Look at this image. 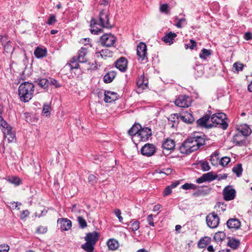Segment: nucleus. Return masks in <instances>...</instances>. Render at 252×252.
Instances as JSON below:
<instances>
[{
	"label": "nucleus",
	"instance_id": "nucleus-21",
	"mask_svg": "<svg viewBox=\"0 0 252 252\" xmlns=\"http://www.w3.org/2000/svg\"><path fill=\"white\" fill-rule=\"evenodd\" d=\"M228 228L238 229L241 226L240 221L236 218L229 219L226 223Z\"/></svg>",
	"mask_w": 252,
	"mask_h": 252
},
{
	"label": "nucleus",
	"instance_id": "nucleus-62",
	"mask_svg": "<svg viewBox=\"0 0 252 252\" xmlns=\"http://www.w3.org/2000/svg\"><path fill=\"white\" fill-rule=\"evenodd\" d=\"M30 215V212L28 210H23L20 215V219L21 220L25 219L26 218L29 216Z\"/></svg>",
	"mask_w": 252,
	"mask_h": 252
},
{
	"label": "nucleus",
	"instance_id": "nucleus-27",
	"mask_svg": "<svg viewBox=\"0 0 252 252\" xmlns=\"http://www.w3.org/2000/svg\"><path fill=\"white\" fill-rule=\"evenodd\" d=\"M34 82L44 90H48L49 87V79L45 78H38Z\"/></svg>",
	"mask_w": 252,
	"mask_h": 252
},
{
	"label": "nucleus",
	"instance_id": "nucleus-22",
	"mask_svg": "<svg viewBox=\"0 0 252 252\" xmlns=\"http://www.w3.org/2000/svg\"><path fill=\"white\" fill-rule=\"evenodd\" d=\"M180 120L187 124H191L194 121L193 115L190 112L188 111L183 112V114H180Z\"/></svg>",
	"mask_w": 252,
	"mask_h": 252
},
{
	"label": "nucleus",
	"instance_id": "nucleus-42",
	"mask_svg": "<svg viewBox=\"0 0 252 252\" xmlns=\"http://www.w3.org/2000/svg\"><path fill=\"white\" fill-rule=\"evenodd\" d=\"M232 171L236 174L237 177H239L241 176L243 172L242 164L238 163L236 166H234L232 168Z\"/></svg>",
	"mask_w": 252,
	"mask_h": 252
},
{
	"label": "nucleus",
	"instance_id": "nucleus-5",
	"mask_svg": "<svg viewBox=\"0 0 252 252\" xmlns=\"http://www.w3.org/2000/svg\"><path fill=\"white\" fill-rule=\"evenodd\" d=\"M99 25L102 28L112 29L113 26L109 22V12L108 10L102 9L99 13Z\"/></svg>",
	"mask_w": 252,
	"mask_h": 252
},
{
	"label": "nucleus",
	"instance_id": "nucleus-31",
	"mask_svg": "<svg viewBox=\"0 0 252 252\" xmlns=\"http://www.w3.org/2000/svg\"><path fill=\"white\" fill-rule=\"evenodd\" d=\"M47 54V51L46 48L42 49L39 47H36L34 51V55L37 59H40L46 56Z\"/></svg>",
	"mask_w": 252,
	"mask_h": 252
},
{
	"label": "nucleus",
	"instance_id": "nucleus-39",
	"mask_svg": "<svg viewBox=\"0 0 252 252\" xmlns=\"http://www.w3.org/2000/svg\"><path fill=\"white\" fill-rule=\"evenodd\" d=\"M226 237L225 233L223 231L216 232L214 236V240L217 243L220 242L224 240Z\"/></svg>",
	"mask_w": 252,
	"mask_h": 252
},
{
	"label": "nucleus",
	"instance_id": "nucleus-32",
	"mask_svg": "<svg viewBox=\"0 0 252 252\" xmlns=\"http://www.w3.org/2000/svg\"><path fill=\"white\" fill-rule=\"evenodd\" d=\"M238 130L239 131L238 133H240L242 136L245 137L249 136L252 133L251 129L247 125L242 126L241 128H239Z\"/></svg>",
	"mask_w": 252,
	"mask_h": 252
},
{
	"label": "nucleus",
	"instance_id": "nucleus-45",
	"mask_svg": "<svg viewBox=\"0 0 252 252\" xmlns=\"http://www.w3.org/2000/svg\"><path fill=\"white\" fill-rule=\"evenodd\" d=\"M198 186L195 184L187 183L181 186V189L185 190L195 189Z\"/></svg>",
	"mask_w": 252,
	"mask_h": 252
},
{
	"label": "nucleus",
	"instance_id": "nucleus-52",
	"mask_svg": "<svg viewBox=\"0 0 252 252\" xmlns=\"http://www.w3.org/2000/svg\"><path fill=\"white\" fill-rule=\"evenodd\" d=\"M230 161V158L227 157H224L221 158L220 161V164L224 167L226 166Z\"/></svg>",
	"mask_w": 252,
	"mask_h": 252
},
{
	"label": "nucleus",
	"instance_id": "nucleus-38",
	"mask_svg": "<svg viewBox=\"0 0 252 252\" xmlns=\"http://www.w3.org/2000/svg\"><path fill=\"white\" fill-rule=\"evenodd\" d=\"M79 63L80 62L78 60L73 57L70 60L69 63L66 64V65L69 66L70 70H72L73 69H78L79 68Z\"/></svg>",
	"mask_w": 252,
	"mask_h": 252
},
{
	"label": "nucleus",
	"instance_id": "nucleus-61",
	"mask_svg": "<svg viewBox=\"0 0 252 252\" xmlns=\"http://www.w3.org/2000/svg\"><path fill=\"white\" fill-rule=\"evenodd\" d=\"M172 189L169 186L166 187L163 193V196H166L172 193Z\"/></svg>",
	"mask_w": 252,
	"mask_h": 252
},
{
	"label": "nucleus",
	"instance_id": "nucleus-25",
	"mask_svg": "<svg viewBox=\"0 0 252 252\" xmlns=\"http://www.w3.org/2000/svg\"><path fill=\"white\" fill-rule=\"evenodd\" d=\"M233 142L239 146H245L247 145L245 138L243 137L240 133H236L233 136Z\"/></svg>",
	"mask_w": 252,
	"mask_h": 252
},
{
	"label": "nucleus",
	"instance_id": "nucleus-23",
	"mask_svg": "<svg viewBox=\"0 0 252 252\" xmlns=\"http://www.w3.org/2000/svg\"><path fill=\"white\" fill-rule=\"evenodd\" d=\"M97 22L94 18H92L90 24V32L92 34L98 35L102 33L103 30L101 28H98L96 27Z\"/></svg>",
	"mask_w": 252,
	"mask_h": 252
},
{
	"label": "nucleus",
	"instance_id": "nucleus-7",
	"mask_svg": "<svg viewBox=\"0 0 252 252\" xmlns=\"http://www.w3.org/2000/svg\"><path fill=\"white\" fill-rule=\"evenodd\" d=\"M220 220L218 214L214 212L209 214L206 217L207 225L211 228L217 227L219 224Z\"/></svg>",
	"mask_w": 252,
	"mask_h": 252
},
{
	"label": "nucleus",
	"instance_id": "nucleus-36",
	"mask_svg": "<svg viewBox=\"0 0 252 252\" xmlns=\"http://www.w3.org/2000/svg\"><path fill=\"white\" fill-rule=\"evenodd\" d=\"M96 55L97 57L100 56L102 58H106V57H111L113 55V52L107 49H102L100 52H96Z\"/></svg>",
	"mask_w": 252,
	"mask_h": 252
},
{
	"label": "nucleus",
	"instance_id": "nucleus-8",
	"mask_svg": "<svg viewBox=\"0 0 252 252\" xmlns=\"http://www.w3.org/2000/svg\"><path fill=\"white\" fill-rule=\"evenodd\" d=\"M147 51L146 44L142 42H140L137 47V55L139 57V60H140L141 62L144 61L145 63L148 62Z\"/></svg>",
	"mask_w": 252,
	"mask_h": 252
},
{
	"label": "nucleus",
	"instance_id": "nucleus-1",
	"mask_svg": "<svg viewBox=\"0 0 252 252\" xmlns=\"http://www.w3.org/2000/svg\"><path fill=\"white\" fill-rule=\"evenodd\" d=\"M206 140L208 139L203 132L195 131L182 143L179 151L183 154L189 155L204 146Z\"/></svg>",
	"mask_w": 252,
	"mask_h": 252
},
{
	"label": "nucleus",
	"instance_id": "nucleus-6",
	"mask_svg": "<svg viewBox=\"0 0 252 252\" xmlns=\"http://www.w3.org/2000/svg\"><path fill=\"white\" fill-rule=\"evenodd\" d=\"M0 127L5 137L7 138L9 143L16 140L15 133L12 131L13 128L7 122H4V124L0 126Z\"/></svg>",
	"mask_w": 252,
	"mask_h": 252
},
{
	"label": "nucleus",
	"instance_id": "nucleus-55",
	"mask_svg": "<svg viewBox=\"0 0 252 252\" xmlns=\"http://www.w3.org/2000/svg\"><path fill=\"white\" fill-rule=\"evenodd\" d=\"M56 22H57V20H56V16L55 15H51L49 17L46 23L48 25H52Z\"/></svg>",
	"mask_w": 252,
	"mask_h": 252
},
{
	"label": "nucleus",
	"instance_id": "nucleus-44",
	"mask_svg": "<svg viewBox=\"0 0 252 252\" xmlns=\"http://www.w3.org/2000/svg\"><path fill=\"white\" fill-rule=\"evenodd\" d=\"M196 42L193 39H191L189 40V43L185 44V48L186 50L189 49L190 50H193L196 46Z\"/></svg>",
	"mask_w": 252,
	"mask_h": 252
},
{
	"label": "nucleus",
	"instance_id": "nucleus-9",
	"mask_svg": "<svg viewBox=\"0 0 252 252\" xmlns=\"http://www.w3.org/2000/svg\"><path fill=\"white\" fill-rule=\"evenodd\" d=\"M116 38L111 33H105L100 38V42L103 46L106 47L113 46L115 43Z\"/></svg>",
	"mask_w": 252,
	"mask_h": 252
},
{
	"label": "nucleus",
	"instance_id": "nucleus-12",
	"mask_svg": "<svg viewBox=\"0 0 252 252\" xmlns=\"http://www.w3.org/2000/svg\"><path fill=\"white\" fill-rule=\"evenodd\" d=\"M223 196L225 201L234 199L236 196V191L231 186H227L223 189Z\"/></svg>",
	"mask_w": 252,
	"mask_h": 252
},
{
	"label": "nucleus",
	"instance_id": "nucleus-34",
	"mask_svg": "<svg viewBox=\"0 0 252 252\" xmlns=\"http://www.w3.org/2000/svg\"><path fill=\"white\" fill-rule=\"evenodd\" d=\"M126 224L127 226H130L129 228L134 232L137 231L140 227V222L137 220H132L126 222Z\"/></svg>",
	"mask_w": 252,
	"mask_h": 252
},
{
	"label": "nucleus",
	"instance_id": "nucleus-10",
	"mask_svg": "<svg viewBox=\"0 0 252 252\" xmlns=\"http://www.w3.org/2000/svg\"><path fill=\"white\" fill-rule=\"evenodd\" d=\"M191 98L186 95H180L175 100V104L176 106L183 108L189 107L191 105Z\"/></svg>",
	"mask_w": 252,
	"mask_h": 252
},
{
	"label": "nucleus",
	"instance_id": "nucleus-13",
	"mask_svg": "<svg viewBox=\"0 0 252 252\" xmlns=\"http://www.w3.org/2000/svg\"><path fill=\"white\" fill-rule=\"evenodd\" d=\"M156 148L155 145L151 143L145 144L141 149V153L147 157H150L154 155Z\"/></svg>",
	"mask_w": 252,
	"mask_h": 252
},
{
	"label": "nucleus",
	"instance_id": "nucleus-18",
	"mask_svg": "<svg viewBox=\"0 0 252 252\" xmlns=\"http://www.w3.org/2000/svg\"><path fill=\"white\" fill-rule=\"evenodd\" d=\"M127 61L126 58L122 57L115 63V66L121 72H124L127 69Z\"/></svg>",
	"mask_w": 252,
	"mask_h": 252
},
{
	"label": "nucleus",
	"instance_id": "nucleus-15",
	"mask_svg": "<svg viewBox=\"0 0 252 252\" xmlns=\"http://www.w3.org/2000/svg\"><path fill=\"white\" fill-rule=\"evenodd\" d=\"M218 178V175H214L213 172H210L202 175L200 178L196 180V183L198 184H201L204 182H210Z\"/></svg>",
	"mask_w": 252,
	"mask_h": 252
},
{
	"label": "nucleus",
	"instance_id": "nucleus-19",
	"mask_svg": "<svg viewBox=\"0 0 252 252\" xmlns=\"http://www.w3.org/2000/svg\"><path fill=\"white\" fill-rule=\"evenodd\" d=\"M168 124L172 128L177 127L180 121V114H171L168 118Z\"/></svg>",
	"mask_w": 252,
	"mask_h": 252
},
{
	"label": "nucleus",
	"instance_id": "nucleus-41",
	"mask_svg": "<svg viewBox=\"0 0 252 252\" xmlns=\"http://www.w3.org/2000/svg\"><path fill=\"white\" fill-rule=\"evenodd\" d=\"M209 191L210 189L205 190L202 189H200L194 192L192 194V195L195 197H199L200 196H204L208 194Z\"/></svg>",
	"mask_w": 252,
	"mask_h": 252
},
{
	"label": "nucleus",
	"instance_id": "nucleus-28",
	"mask_svg": "<svg viewBox=\"0 0 252 252\" xmlns=\"http://www.w3.org/2000/svg\"><path fill=\"white\" fill-rule=\"evenodd\" d=\"M211 238L209 236L202 237L198 242L197 246L199 248H205L211 243Z\"/></svg>",
	"mask_w": 252,
	"mask_h": 252
},
{
	"label": "nucleus",
	"instance_id": "nucleus-49",
	"mask_svg": "<svg viewBox=\"0 0 252 252\" xmlns=\"http://www.w3.org/2000/svg\"><path fill=\"white\" fill-rule=\"evenodd\" d=\"M51 106L48 104H44L42 109V113L46 116H49L50 114Z\"/></svg>",
	"mask_w": 252,
	"mask_h": 252
},
{
	"label": "nucleus",
	"instance_id": "nucleus-3",
	"mask_svg": "<svg viewBox=\"0 0 252 252\" xmlns=\"http://www.w3.org/2000/svg\"><path fill=\"white\" fill-rule=\"evenodd\" d=\"M98 238L99 234L96 231L88 233L85 237L86 242L81 246L82 249L87 252H92L94 249Z\"/></svg>",
	"mask_w": 252,
	"mask_h": 252
},
{
	"label": "nucleus",
	"instance_id": "nucleus-30",
	"mask_svg": "<svg viewBox=\"0 0 252 252\" xmlns=\"http://www.w3.org/2000/svg\"><path fill=\"white\" fill-rule=\"evenodd\" d=\"M229 240L227 243V245L233 250H236L240 245V241L238 239L228 237Z\"/></svg>",
	"mask_w": 252,
	"mask_h": 252
},
{
	"label": "nucleus",
	"instance_id": "nucleus-48",
	"mask_svg": "<svg viewBox=\"0 0 252 252\" xmlns=\"http://www.w3.org/2000/svg\"><path fill=\"white\" fill-rule=\"evenodd\" d=\"M53 85L54 86V88L57 89L61 86V84L59 83V81L55 79L52 78H49V86Z\"/></svg>",
	"mask_w": 252,
	"mask_h": 252
},
{
	"label": "nucleus",
	"instance_id": "nucleus-47",
	"mask_svg": "<svg viewBox=\"0 0 252 252\" xmlns=\"http://www.w3.org/2000/svg\"><path fill=\"white\" fill-rule=\"evenodd\" d=\"M219 153L218 151H216L210 156V161L213 164H215L219 159Z\"/></svg>",
	"mask_w": 252,
	"mask_h": 252
},
{
	"label": "nucleus",
	"instance_id": "nucleus-53",
	"mask_svg": "<svg viewBox=\"0 0 252 252\" xmlns=\"http://www.w3.org/2000/svg\"><path fill=\"white\" fill-rule=\"evenodd\" d=\"M97 180L98 179L94 175L90 174L89 175L88 182L91 185H94L97 182Z\"/></svg>",
	"mask_w": 252,
	"mask_h": 252
},
{
	"label": "nucleus",
	"instance_id": "nucleus-51",
	"mask_svg": "<svg viewBox=\"0 0 252 252\" xmlns=\"http://www.w3.org/2000/svg\"><path fill=\"white\" fill-rule=\"evenodd\" d=\"M200 163L201 164V169L203 171H207L210 169V167L207 161H200Z\"/></svg>",
	"mask_w": 252,
	"mask_h": 252
},
{
	"label": "nucleus",
	"instance_id": "nucleus-20",
	"mask_svg": "<svg viewBox=\"0 0 252 252\" xmlns=\"http://www.w3.org/2000/svg\"><path fill=\"white\" fill-rule=\"evenodd\" d=\"M175 147V142L174 140L170 138H166L165 139L162 144V147L163 150L172 152L174 150Z\"/></svg>",
	"mask_w": 252,
	"mask_h": 252
},
{
	"label": "nucleus",
	"instance_id": "nucleus-43",
	"mask_svg": "<svg viewBox=\"0 0 252 252\" xmlns=\"http://www.w3.org/2000/svg\"><path fill=\"white\" fill-rule=\"evenodd\" d=\"M7 181L9 183L14 184L16 186H19L22 184L21 180L20 179V178L16 176H12L10 178H9Z\"/></svg>",
	"mask_w": 252,
	"mask_h": 252
},
{
	"label": "nucleus",
	"instance_id": "nucleus-26",
	"mask_svg": "<svg viewBox=\"0 0 252 252\" xmlns=\"http://www.w3.org/2000/svg\"><path fill=\"white\" fill-rule=\"evenodd\" d=\"M177 36L176 33L170 32L162 37L161 40L166 43L171 45L173 43L175 38Z\"/></svg>",
	"mask_w": 252,
	"mask_h": 252
},
{
	"label": "nucleus",
	"instance_id": "nucleus-58",
	"mask_svg": "<svg viewBox=\"0 0 252 252\" xmlns=\"http://www.w3.org/2000/svg\"><path fill=\"white\" fill-rule=\"evenodd\" d=\"M114 213L116 215V216L117 217V218H118L119 221L121 222H123V218L121 216V210L119 209H115L114 211Z\"/></svg>",
	"mask_w": 252,
	"mask_h": 252
},
{
	"label": "nucleus",
	"instance_id": "nucleus-60",
	"mask_svg": "<svg viewBox=\"0 0 252 252\" xmlns=\"http://www.w3.org/2000/svg\"><path fill=\"white\" fill-rule=\"evenodd\" d=\"M154 215L152 214H150L148 216L147 218V220L148 222V224L152 226H154V219H153Z\"/></svg>",
	"mask_w": 252,
	"mask_h": 252
},
{
	"label": "nucleus",
	"instance_id": "nucleus-46",
	"mask_svg": "<svg viewBox=\"0 0 252 252\" xmlns=\"http://www.w3.org/2000/svg\"><path fill=\"white\" fill-rule=\"evenodd\" d=\"M77 220L78 222L79 227L83 229L87 226V223L86 220L81 216H79L77 218Z\"/></svg>",
	"mask_w": 252,
	"mask_h": 252
},
{
	"label": "nucleus",
	"instance_id": "nucleus-2",
	"mask_svg": "<svg viewBox=\"0 0 252 252\" xmlns=\"http://www.w3.org/2000/svg\"><path fill=\"white\" fill-rule=\"evenodd\" d=\"M34 85L31 82L22 83L18 88V95L22 102H28L33 97L34 92Z\"/></svg>",
	"mask_w": 252,
	"mask_h": 252
},
{
	"label": "nucleus",
	"instance_id": "nucleus-59",
	"mask_svg": "<svg viewBox=\"0 0 252 252\" xmlns=\"http://www.w3.org/2000/svg\"><path fill=\"white\" fill-rule=\"evenodd\" d=\"M47 231V228L43 226H40L36 229V232L39 234H44Z\"/></svg>",
	"mask_w": 252,
	"mask_h": 252
},
{
	"label": "nucleus",
	"instance_id": "nucleus-24",
	"mask_svg": "<svg viewBox=\"0 0 252 252\" xmlns=\"http://www.w3.org/2000/svg\"><path fill=\"white\" fill-rule=\"evenodd\" d=\"M88 53V48L82 47L78 51V56H74L76 59L78 60L79 62L81 63H86L87 61L85 56Z\"/></svg>",
	"mask_w": 252,
	"mask_h": 252
},
{
	"label": "nucleus",
	"instance_id": "nucleus-29",
	"mask_svg": "<svg viewBox=\"0 0 252 252\" xmlns=\"http://www.w3.org/2000/svg\"><path fill=\"white\" fill-rule=\"evenodd\" d=\"M141 126H142L139 123H135L128 130V134L131 136L136 135L137 136Z\"/></svg>",
	"mask_w": 252,
	"mask_h": 252
},
{
	"label": "nucleus",
	"instance_id": "nucleus-40",
	"mask_svg": "<svg viewBox=\"0 0 252 252\" xmlns=\"http://www.w3.org/2000/svg\"><path fill=\"white\" fill-rule=\"evenodd\" d=\"M226 205L224 203L218 202L217 203L215 206V208L217 210V211L219 212L220 214L221 212H223L226 210Z\"/></svg>",
	"mask_w": 252,
	"mask_h": 252
},
{
	"label": "nucleus",
	"instance_id": "nucleus-35",
	"mask_svg": "<svg viewBox=\"0 0 252 252\" xmlns=\"http://www.w3.org/2000/svg\"><path fill=\"white\" fill-rule=\"evenodd\" d=\"M212 52L211 49L203 48L199 55V58L203 60H206L212 54Z\"/></svg>",
	"mask_w": 252,
	"mask_h": 252
},
{
	"label": "nucleus",
	"instance_id": "nucleus-50",
	"mask_svg": "<svg viewBox=\"0 0 252 252\" xmlns=\"http://www.w3.org/2000/svg\"><path fill=\"white\" fill-rule=\"evenodd\" d=\"M175 18L176 20H177L178 21L176 23V24H175V26L178 28H183V25L182 24L183 23H186V24H187L186 19L185 18H181V19H179L177 17H176Z\"/></svg>",
	"mask_w": 252,
	"mask_h": 252
},
{
	"label": "nucleus",
	"instance_id": "nucleus-37",
	"mask_svg": "<svg viewBox=\"0 0 252 252\" xmlns=\"http://www.w3.org/2000/svg\"><path fill=\"white\" fill-rule=\"evenodd\" d=\"M107 245L109 249L112 251L117 250L119 246L118 242L114 239H109L107 242Z\"/></svg>",
	"mask_w": 252,
	"mask_h": 252
},
{
	"label": "nucleus",
	"instance_id": "nucleus-56",
	"mask_svg": "<svg viewBox=\"0 0 252 252\" xmlns=\"http://www.w3.org/2000/svg\"><path fill=\"white\" fill-rule=\"evenodd\" d=\"M160 11L162 12H164L165 13H168L169 11V6L166 3H164L161 5L160 7Z\"/></svg>",
	"mask_w": 252,
	"mask_h": 252
},
{
	"label": "nucleus",
	"instance_id": "nucleus-57",
	"mask_svg": "<svg viewBox=\"0 0 252 252\" xmlns=\"http://www.w3.org/2000/svg\"><path fill=\"white\" fill-rule=\"evenodd\" d=\"M9 250V246L7 244L0 245V252H8Z\"/></svg>",
	"mask_w": 252,
	"mask_h": 252
},
{
	"label": "nucleus",
	"instance_id": "nucleus-14",
	"mask_svg": "<svg viewBox=\"0 0 252 252\" xmlns=\"http://www.w3.org/2000/svg\"><path fill=\"white\" fill-rule=\"evenodd\" d=\"M152 135V130L150 128L141 126L137 137L139 138L140 141L145 142L149 139Z\"/></svg>",
	"mask_w": 252,
	"mask_h": 252
},
{
	"label": "nucleus",
	"instance_id": "nucleus-16",
	"mask_svg": "<svg viewBox=\"0 0 252 252\" xmlns=\"http://www.w3.org/2000/svg\"><path fill=\"white\" fill-rule=\"evenodd\" d=\"M104 101L106 103H111L119 98V95L116 92L110 91H105L104 93Z\"/></svg>",
	"mask_w": 252,
	"mask_h": 252
},
{
	"label": "nucleus",
	"instance_id": "nucleus-33",
	"mask_svg": "<svg viewBox=\"0 0 252 252\" xmlns=\"http://www.w3.org/2000/svg\"><path fill=\"white\" fill-rule=\"evenodd\" d=\"M116 72L111 71L107 73L103 77V81L105 83H109L113 81L116 75Z\"/></svg>",
	"mask_w": 252,
	"mask_h": 252
},
{
	"label": "nucleus",
	"instance_id": "nucleus-4",
	"mask_svg": "<svg viewBox=\"0 0 252 252\" xmlns=\"http://www.w3.org/2000/svg\"><path fill=\"white\" fill-rule=\"evenodd\" d=\"M211 121L214 124V127H218L222 129H226L228 127V123L226 121L227 120L226 115L222 112H219L213 114L210 116Z\"/></svg>",
	"mask_w": 252,
	"mask_h": 252
},
{
	"label": "nucleus",
	"instance_id": "nucleus-17",
	"mask_svg": "<svg viewBox=\"0 0 252 252\" xmlns=\"http://www.w3.org/2000/svg\"><path fill=\"white\" fill-rule=\"evenodd\" d=\"M62 231H67L72 226L71 221L67 218H60L57 220Z\"/></svg>",
	"mask_w": 252,
	"mask_h": 252
},
{
	"label": "nucleus",
	"instance_id": "nucleus-54",
	"mask_svg": "<svg viewBox=\"0 0 252 252\" xmlns=\"http://www.w3.org/2000/svg\"><path fill=\"white\" fill-rule=\"evenodd\" d=\"M233 67L237 72L242 71L243 69L244 64L239 62H236L233 64Z\"/></svg>",
	"mask_w": 252,
	"mask_h": 252
},
{
	"label": "nucleus",
	"instance_id": "nucleus-63",
	"mask_svg": "<svg viewBox=\"0 0 252 252\" xmlns=\"http://www.w3.org/2000/svg\"><path fill=\"white\" fill-rule=\"evenodd\" d=\"M0 41L1 42L2 45H4L5 43H8L9 41H7V38L6 36H4L0 35Z\"/></svg>",
	"mask_w": 252,
	"mask_h": 252
},
{
	"label": "nucleus",
	"instance_id": "nucleus-64",
	"mask_svg": "<svg viewBox=\"0 0 252 252\" xmlns=\"http://www.w3.org/2000/svg\"><path fill=\"white\" fill-rule=\"evenodd\" d=\"M244 38L246 40L252 39V33L251 32H247L244 34Z\"/></svg>",
	"mask_w": 252,
	"mask_h": 252
},
{
	"label": "nucleus",
	"instance_id": "nucleus-11",
	"mask_svg": "<svg viewBox=\"0 0 252 252\" xmlns=\"http://www.w3.org/2000/svg\"><path fill=\"white\" fill-rule=\"evenodd\" d=\"M211 111L208 110L207 113L205 115H204L197 121V126L205 127L206 128H210L213 127L214 126V124H207V121L211 118L210 116L211 115Z\"/></svg>",
	"mask_w": 252,
	"mask_h": 252
}]
</instances>
